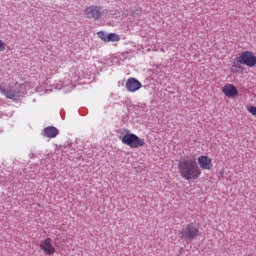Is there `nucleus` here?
<instances>
[{
    "mask_svg": "<svg viewBox=\"0 0 256 256\" xmlns=\"http://www.w3.org/2000/svg\"><path fill=\"white\" fill-rule=\"evenodd\" d=\"M178 171L182 179L186 181H195L198 177H201V168L197 165L195 158L183 159L178 163Z\"/></svg>",
    "mask_w": 256,
    "mask_h": 256,
    "instance_id": "obj_1",
    "label": "nucleus"
},
{
    "mask_svg": "<svg viewBox=\"0 0 256 256\" xmlns=\"http://www.w3.org/2000/svg\"><path fill=\"white\" fill-rule=\"evenodd\" d=\"M123 145H127L131 149H139L145 147V140L133 133H127L124 136H119Z\"/></svg>",
    "mask_w": 256,
    "mask_h": 256,
    "instance_id": "obj_2",
    "label": "nucleus"
},
{
    "mask_svg": "<svg viewBox=\"0 0 256 256\" xmlns=\"http://www.w3.org/2000/svg\"><path fill=\"white\" fill-rule=\"evenodd\" d=\"M178 235L180 239L191 242L197 235H199V227L193 223L186 224L179 230Z\"/></svg>",
    "mask_w": 256,
    "mask_h": 256,
    "instance_id": "obj_3",
    "label": "nucleus"
},
{
    "mask_svg": "<svg viewBox=\"0 0 256 256\" xmlns=\"http://www.w3.org/2000/svg\"><path fill=\"white\" fill-rule=\"evenodd\" d=\"M102 8L101 6L91 5L85 8L84 14L86 15L87 19H93L94 21H99L101 19Z\"/></svg>",
    "mask_w": 256,
    "mask_h": 256,
    "instance_id": "obj_4",
    "label": "nucleus"
},
{
    "mask_svg": "<svg viewBox=\"0 0 256 256\" xmlns=\"http://www.w3.org/2000/svg\"><path fill=\"white\" fill-rule=\"evenodd\" d=\"M240 59L243 65L247 67H255L256 65V56L251 51H245L240 54Z\"/></svg>",
    "mask_w": 256,
    "mask_h": 256,
    "instance_id": "obj_5",
    "label": "nucleus"
},
{
    "mask_svg": "<svg viewBox=\"0 0 256 256\" xmlns=\"http://www.w3.org/2000/svg\"><path fill=\"white\" fill-rule=\"evenodd\" d=\"M0 93L5 95L6 99H12L13 101H17L19 97H23V92L21 90H6L2 86H0Z\"/></svg>",
    "mask_w": 256,
    "mask_h": 256,
    "instance_id": "obj_6",
    "label": "nucleus"
},
{
    "mask_svg": "<svg viewBox=\"0 0 256 256\" xmlns=\"http://www.w3.org/2000/svg\"><path fill=\"white\" fill-rule=\"evenodd\" d=\"M198 165L201 169H204V171H211V169H213V161L205 155L198 157Z\"/></svg>",
    "mask_w": 256,
    "mask_h": 256,
    "instance_id": "obj_7",
    "label": "nucleus"
},
{
    "mask_svg": "<svg viewBox=\"0 0 256 256\" xmlns=\"http://www.w3.org/2000/svg\"><path fill=\"white\" fill-rule=\"evenodd\" d=\"M40 249L45 255H53L55 253V246L51 243V238L44 239L40 244Z\"/></svg>",
    "mask_w": 256,
    "mask_h": 256,
    "instance_id": "obj_8",
    "label": "nucleus"
},
{
    "mask_svg": "<svg viewBox=\"0 0 256 256\" xmlns=\"http://www.w3.org/2000/svg\"><path fill=\"white\" fill-rule=\"evenodd\" d=\"M143 85L136 78H129L126 81V89L130 93H135V91H139Z\"/></svg>",
    "mask_w": 256,
    "mask_h": 256,
    "instance_id": "obj_9",
    "label": "nucleus"
},
{
    "mask_svg": "<svg viewBox=\"0 0 256 256\" xmlns=\"http://www.w3.org/2000/svg\"><path fill=\"white\" fill-rule=\"evenodd\" d=\"M222 93H224L226 97L233 99L237 97L239 90H237L233 84H226L222 89Z\"/></svg>",
    "mask_w": 256,
    "mask_h": 256,
    "instance_id": "obj_10",
    "label": "nucleus"
},
{
    "mask_svg": "<svg viewBox=\"0 0 256 256\" xmlns=\"http://www.w3.org/2000/svg\"><path fill=\"white\" fill-rule=\"evenodd\" d=\"M42 135L48 139H55V137L59 135V129L55 128L54 126H48L44 128Z\"/></svg>",
    "mask_w": 256,
    "mask_h": 256,
    "instance_id": "obj_11",
    "label": "nucleus"
},
{
    "mask_svg": "<svg viewBox=\"0 0 256 256\" xmlns=\"http://www.w3.org/2000/svg\"><path fill=\"white\" fill-rule=\"evenodd\" d=\"M244 69L243 61H241V56H239V58L233 61L231 71L233 73H243Z\"/></svg>",
    "mask_w": 256,
    "mask_h": 256,
    "instance_id": "obj_12",
    "label": "nucleus"
},
{
    "mask_svg": "<svg viewBox=\"0 0 256 256\" xmlns=\"http://www.w3.org/2000/svg\"><path fill=\"white\" fill-rule=\"evenodd\" d=\"M117 41H121V36H119L116 33H110L108 34L107 42L106 43H115Z\"/></svg>",
    "mask_w": 256,
    "mask_h": 256,
    "instance_id": "obj_13",
    "label": "nucleus"
},
{
    "mask_svg": "<svg viewBox=\"0 0 256 256\" xmlns=\"http://www.w3.org/2000/svg\"><path fill=\"white\" fill-rule=\"evenodd\" d=\"M97 35H98V37H99L102 41H104V43H107V39H108V37H109V34L103 32V31H100V32L97 33Z\"/></svg>",
    "mask_w": 256,
    "mask_h": 256,
    "instance_id": "obj_14",
    "label": "nucleus"
},
{
    "mask_svg": "<svg viewBox=\"0 0 256 256\" xmlns=\"http://www.w3.org/2000/svg\"><path fill=\"white\" fill-rule=\"evenodd\" d=\"M248 113H251V115L256 116V106H249L247 108Z\"/></svg>",
    "mask_w": 256,
    "mask_h": 256,
    "instance_id": "obj_15",
    "label": "nucleus"
},
{
    "mask_svg": "<svg viewBox=\"0 0 256 256\" xmlns=\"http://www.w3.org/2000/svg\"><path fill=\"white\" fill-rule=\"evenodd\" d=\"M5 51V42L3 40H0V52Z\"/></svg>",
    "mask_w": 256,
    "mask_h": 256,
    "instance_id": "obj_16",
    "label": "nucleus"
},
{
    "mask_svg": "<svg viewBox=\"0 0 256 256\" xmlns=\"http://www.w3.org/2000/svg\"><path fill=\"white\" fill-rule=\"evenodd\" d=\"M12 115H13V112L6 114L7 117H11Z\"/></svg>",
    "mask_w": 256,
    "mask_h": 256,
    "instance_id": "obj_17",
    "label": "nucleus"
}]
</instances>
